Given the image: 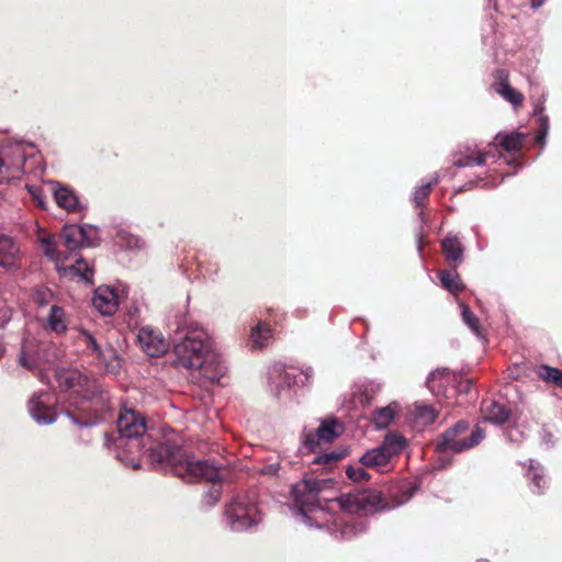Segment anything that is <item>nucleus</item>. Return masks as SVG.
I'll return each instance as SVG.
<instances>
[{"label":"nucleus","instance_id":"1","mask_svg":"<svg viewBox=\"0 0 562 562\" xmlns=\"http://www.w3.org/2000/svg\"><path fill=\"white\" fill-rule=\"evenodd\" d=\"M116 434L104 435V446L113 451L114 457L125 465L139 468V456L148 452L153 463L168 469L183 459V450L175 443L159 442L147 446L150 435L147 434L145 417L134 408H124L116 420Z\"/></svg>","mask_w":562,"mask_h":562},{"label":"nucleus","instance_id":"2","mask_svg":"<svg viewBox=\"0 0 562 562\" xmlns=\"http://www.w3.org/2000/svg\"><path fill=\"white\" fill-rule=\"evenodd\" d=\"M59 387L71 392L83 402L82 406L67 408L64 414L80 428L98 426L111 417L112 404L106 386L101 381L76 368L56 371Z\"/></svg>","mask_w":562,"mask_h":562},{"label":"nucleus","instance_id":"3","mask_svg":"<svg viewBox=\"0 0 562 562\" xmlns=\"http://www.w3.org/2000/svg\"><path fill=\"white\" fill-rule=\"evenodd\" d=\"M415 487L407 484L401 486V498L390 505L382 493L376 490H367L355 494L341 495L337 501L345 514L358 515L335 517L327 526L328 532L336 540H351L367 529L361 516H368L378 512L390 510L407 503L413 496Z\"/></svg>","mask_w":562,"mask_h":562},{"label":"nucleus","instance_id":"4","mask_svg":"<svg viewBox=\"0 0 562 562\" xmlns=\"http://www.w3.org/2000/svg\"><path fill=\"white\" fill-rule=\"evenodd\" d=\"M167 327L173 334L175 367L194 371L203 363V357L212 347L209 334L180 310L168 314Z\"/></svg>","mask_w":562,"mask_h":562},{"label":"nucleus","instance_id":"5","mask_svg":"<svg viewBox=\"0 0 562 562\" xmlns=\"http://www.w3.org/2000/svg\"><path fill=\"white\" fill-rule=\"evenodd\" d=\"M333 485L328 479L304 477L295 483L291 488L294 499V514L307 527L323 528L330 522L323 521L325 513L323 510L322 493Z\"/></svg>","mask_w":562,"mask_h":562},{"label":"nucleus","instance_id":"6","mask_svg":"<svg viewBox=\"0 0 562 562\" xmlns=\"http://www.w3.org/2000/svg\"><path fill=\"white\" fill-rule=\"evenodd\" d=\"M175 475L184 480H203L212 483L207 492L204 493L202 503L212 507L217 504L222 495V474L221 469L207 460L192 461L183 452L181 463L169 465Z\"/></svg>","mask_w":562,"mask_h":562},{"label":"nucleus","instance_id":"7","mask_svg":"<svg viewBox=\"0 0 562 562\" xmlns=\"http://www.w3.org/2000/svg\"><path fill=\"white\" fill-rule=\"evenodd\" d=\"M226 526L235 532L247 531L260 524L262 516L250 495L232 498L224 512Z\"/></svg>","mask_w":562,"mask_h":562},{"label":"nucleus","instance_id":"8","mask_svg":"<svg viewBox=\"0 0 562 562\" xmlns=\"http://www.w3.org/2000/svg\"><path fill=\"white\" fill-rule=\"evenodd\" d=\"M406 445L407 441L402 435L389 432L380 446L368 450L359 461L363 467L386 473L392 469V459L400 456Z\"/></svg>","mask_w":562,"mask_h":562},{"label":"nucleus","instance_id":"9","mask_svg":"<svg viewBox=\"0 0 562 562\" xmlns=\"http://www.w3.org/2000/svg\"><path fill=\"white\" fill-rule=\"evenodd\" d=\"M469 429V424L464 420H459L452 427L447 429L440 435L436 443V451L440 453L453 452L460 453L464 450L477 446L485 437L484 430L476 426L471 435L467 438L461 436Z\"/></svg>","mask_w":562,"mask_h":562},{"label":"nucleus","instance_id":"10","mask_svg":"<svg viewBox=\"0 0 562 562\" xmlns=\"http://www.w3.org/2000/svg\"><path fill=\"white\" fill-rule=\"evenodd\" d=\"M313 376L311 367L297 372L292 367L274 363L268 370V386L273 396L281 397L295 386L305 385Z\"/></svg>","mask_w":562,"mask_h":562},{"label":"nucleus","instance_id":"11","mask_svg":"<svg viewBox=\"0 0 562 562\" xmlns=\"http://www.w3.org/2000/svg\"><path fill=\"white\" fill-rule=\"evenodd\" d=\"M56 360V348L34 338H25L22 341L18 363L30 371H44Z\"/></svg>","mask_w":562,"mask_h":562},{"label":"nucleus","instance_id":"12","mask_svg":"<svg viewBox=\"0 0 562 562\" xmlns=\"http://www.w3.org/2000/svg\"><path fill=\"white\" fill-rule=\"evenodd\" d=\"M34 149L31 142L16 140L3 145L0 148V156H7L14 165L18 166H3V179L10 177H18V173L23 170L26 161V149Z\"/></svg>","mask_w":562,"mask_h":562},{"label":"nucleus","instance_id":"13","mask_svg":"<svg viewBox=\"0 0 562 562\" xmlns=\"http://www.w3.org/2000/svg\"><path fill=\"white\" fill-rule=\"evenodd\" d=\"M50 401V394L46 391L34 393L30 398L29 413L36 424L46 426L56 422L57 412Z\"/></svg>","mask_w":562,"mask_h":562},{"label":"nucleus","instance_id":"14","mask_svg":"<svg viewBox=\"0 0 562 562\" xmlns=\"http://www.w3.org/2000/svg\"><path fill=\"white\" fill-rule=\"evenodd\" d=\"M92 227L87 225H65L59 234V244L70 254L83 246H92L90 232Z\"/></svg>","mask_w":562,"mask_h":562},{"label":"nucleus","instance_id":"15","mask_svg":"<svg viewBox=\"0 0 562 562\" xmlns=\"http://www.w3.org/2000/svg\"><path fill=\"white\" fill-rule=\"evenodd\" d=\"M137 339L143 351L153 358L162 356L169 348V342L164 335L150 326L139 328Z\"/></svg>","mask_w":562,"mask_h":562},{"label":"nucleus","instance_id":"16","mask_svg":"<svg viewBox=\"0 0 562 562\" xmlns=\"http://www.w3.org/2000/svg\"><path fill=\"white\" fill-rule=\"evenodd\" d=\"M194 371H199L200 375L207 382L215 384L220 383L221 379L227 372V366L218 353L212 347L203 357V363L198 366Z\"/></svg>","mask_w":562,"mask_h":562},{"label":"nucleus","instance_id":"17","mask_svg":"<svg viewBox=\"0 0 562 562\" xmlns=\"http://www.w3.org/2000/svg\"><path fill=\"white\" fill-rule=\"evenodd\" d=\"M92 304L104 316L113 315L119 307V295L110 286H99L93 294Z\"/></svg>","mask_w":562,"mask_h":562},{"label":"nucleus","instance_id":"18","mask_svg":"<svg viewBox=\"0 0 562 562\" xmlns=\"http://www.w3.org/2000/svg\"><path fill=\"white\" fill-rule=\"evenodd\" d=\"M69 317L63 306L53 304L44 319L43 327L47 333L64 336L69 329Z\"/></svg>","mask_w":562,"mask_h":562},{"label":"nucleus","instance_id":"19","mask_svg":"<svg viewBox=\"0 0 562 562\" xmlns=\"http://www.w3.org/2000/svg\"><path fill=\"white\" fill-rule=\"evenodd\" d=\"M20 255L18 243L11 236L0 233V267L8 270L16 269Z\"/></svg>","mask_w":562,"mask_h":562},{"label":"nucleus","instance_id":"20","mask_svg":"<svg viewBox=\"0 0 562 562\" xmlns=\"http://www.w3.org/2000/svg\"><path fill=\"white\" fill-rule=\"evenodd\" d=\"M50 190L53 192L55 202L57 205L67 212H75L79 209V200L75 191L60 182H49Z\"/></svg>","mask_w":562,"mask_h":562},{"label":"nucleus","instance_id":"21","mask_svg":"<svg viewBox=\"0 0 562 562\" xmlns=\"http://www.w3.org/2000/svg\"><path fill=\"white\" fill-rule=\"evenodd\" d=\"M525 477L529 481L530 491L533 494L541 495L548 488V479L543 465L533 459H530Z\"/></svg>","mask_w":562,"mask_h":562},{"label":"nucleus","instance_id":"22","mask_svg":"<svg viewBox=\"0 0 562 562\" xmlns=\"http://www.w3.org/2000/svg\"><path fill=\"white\" fill-rule=\"evenodd\" d=\"M94 357L105 373L116 375L121 371L122 360L112 345L106 344Z\"/></svg>","mask_w":562,"mask_h":562},{"label":"nucleus","instance_id":"23","mask_svg":"<svg viewBox=\"0 0 562 562\" xmlns=\"http://www.w3.org/2000/svg\"><path fill=\"white\" fill-rule=\"evenodd\" d=\"M484 420L494 425H504L509 422L512 411L498 402H486L482 405Z\"/></svg>","mask_w":562,"mask_h":562},{"label":"nucleus","instance_id":"24","mask_svg":"<svg viewBox=\"0 0 562 562\" xmlns=\"http://www.w3.org/2000/svg\"><path fill=\"white\" fill-rule=\"evenodd\" d=\"M40 241L43 254L55 262L56 268L58 270L66 269L65 262L68 260V257L57 249L60 245L59 240L57 241L54 236L47 235L41 237Z\"/></svg>","mask_w":562,"mask_h":562},{"label":"nucleus","instance_id":"25","mask_svg":"<svg viewBox=\"0 0 562 562\" xmlns=\"http://www.w3.org/2000/svg\"><path fill=\"white\" fill-rule=\"evenodd\" d=\"M490 157L493 156L488 151H475L467 147L464 151L454 155L453 165L459 168L483 166Z\"/></svg>","mask_w":562,"mask_h":562},{"label":"nucleus","instance_id":"26","mask_svg":"<svg viewBox=\"0 0 562 562\" xmlns=\"http://www.w3.org/2000/svg\"><path fill=\"white\" fill-rule=\"evenodd\" d=\"M441 249L449 262L463 261L464 247L458 236L449 234L441 240Z\"/></svg>","mask_w":562,"mask_h":562},{"label":"nucleus","instance_id":"27","mask_svg":"<svg viewBox=\"0 0 562 562\" xmlns=\"http://www.w3.org/2000/svg\"><path fill=\"white\" fill-rule=\"evenodd\" d=\"M525 139L526 134L520 132H510L507 134L498 133L495 136L494 142L490 145H497L505 151L516 153L520 150Z\"/></svg>","mask_w":562,"mask_h":562},{"label":"nucleus","instance_id":"28","mask_svg":"<svg viewBox=\"0 0 562 562\" xmlns=\"http://www.w3.org/2000/svg\"><path fill=\"white\" fill-rule=\"evenodd\" d=\"M250 342L252 348L262 349L272 340V329L263 322H258L250 330Z\"/></svg>","mask_w":562,"mask_h":562},{"label":"nucleus","instance_id":"29","mask_svg":"<svg viewBox=\"0 0 562 562\" xmlns=\"http://www.w3.org/2000/svg\"><path fill=\"white\" fill-rule=\"evenodd\" d=\"M341 431L342 426L337 419H325L316 428V436H318L322 443H327L339 437Z\"/></svg>","mask_w":562,"mask_h":562},{"label":"nucleus","instance_id":"30","mask_svg":"<svg viewBox=\"0 0 562 562\" xmlns=\"http://www.w3.org/2000/svg\"><path fill=\"white\" fill-rule=\"evenodd\" d=\"M456 268L457 265H454L453 270H441L438 274L441 285L452 293H458L464 289Z\"/></svg>","mask_w":562,"mask_h":562},{"label":"nucleus","instance_id":"31","mask_svg":"<svg viewBox=\"0 0 562 562\" xmlns=\"http://www.w3.org/2000/svg\"><path fill=\"white\" fill-rule=\"evenodd\" d=\"M414 418L418 425L428 426L438 417V412L427 404H415Z\"/></svg>","mask_w":562,"mask_h":562},{"label":"nucleus","instance_id":"32","mask_svg":"<svg viewBox=\"0 0 562 562\" xmlns=\"http://www.w3.org/2000/svg\"><path fill=\"white\" fill-rule=\"evenodd\" d=\"M543 112V102H538L533 108V115L538 116L539 133L536 136V140L540 144H544L549 132V117Z\"/></svg>","mask_w":562,"mask_h":562},{"label":"nucleus","instance_id":"33","mask_svg":"<svg viewBox=\"0 0 562 562\" xmlns=\"http://www.w3.org/2000/svg\"><path fill=\"white\" fill-rule=\"evenodd\" d=\"M495 91L513 105H518L522 101V94L509 86L506 81L495 83Z\"/></svg>","mask_w":562,"mask_h":562},{"label":"nucleus","instance_id":"34","mask_svg":"<svg viewBox=\"0 0 562 562\" xmlns=\"http://www.w3.org/2000/svg\"><path fill=\"white\" fill-rule=\"evenodd\" d=\"M460 310H461V317L463 323L470 328V330L476 335L477 337H481V328H480V321L475 316V314L471 311L468 304L460 302L459 303Z\"/></svg>","mask_w":562,"mask_h":562},{"label":"nucleus","instance_id":"35","mask_svg":"<svg viewBox=\"0 0 562 562\" xmlns=\"http://www.w3.org/2000/svg\"><path fill=\"white\" fill-rule=\"evenodd\" d=\"M538 374L543 381L562 387V372L558 368L541 366Z\"/></svg>","mask_w":562,"mask_h":562},{"label":"nucleus","instance_id":"36","mask_svg":"<svg viewBox=\"0 0 562 562\" xmlns=\"http://www.w3.org/2000/svg\"><path fill=\"white\" fill-rule=\"evenodd\" d=\"M347 456V449L340 448L336 449L329 452H325L321 456H317L313 463L315 464H322L325 467H330L331 464L336 463L337 461L341 460Z\"/></svg>","mask_w":562,"mask_h":562},{"label":"nucleus","instance_id":"37","mask_svg":"<svg viewBox=\"0 0 562 562\" xmlns=\"http://www.w3.org/2000/svg\"><path fill=\"white\" fill-rule=\"evenodd\" d=\"M302 448L307 452H314L322 445L321 439L316 436V429L310 430L306 427L301 434Z\"/></svg>","mask_w":562,"mask_h":562},{"label":"nucleus","instance_id":"38","mask_svg":"<svg viewBox=\"0 0 562 562\" xmlns=\"http://www.w3.org/2000/svg\"><path fill=\"white\" fill-rule=\"evenodd\" d=\"M116 244L125 249H139L143 247V241L139 237L132 235L125 231H121L116 235Z\"/></svg>","mask_w":562,"mask_h":562},{"label":"nucleus","instance_id":"39","mask_svg":"<svg viewBox=\"0 0 562 562\" xmlns=\"http://www.w3.org/2000/svg\"><path fill=\"white\" fill-rule=\"evenodd\" d=\"M32 300L38 307H45L54 300V292L47 286L35 288L32 292Z\"/></svg>","mask_w":562,"mask_h":562},{"label":"nucleus","instance_id":"40","mask_svg":"<svg viewBox=\"0 0 562 562\" xmlns=\"http://www.w3.org/2000/svg\"><path fill=\"white\" fill-rule=\"evenodd\" d=\"M394 419V412L390 406L382 407L373 415V423L376 428L382 429L387 427Z\"/></svg>","mask_w":562,"mask_h":562},{"label":"nucleus","instance_id":"41","mask_svg":"<svg viewBox=\"0 0 562 562\" xmlns=\"http://www.w3.org/2000/svg\"><path fill=\"white\" fill-rule=\"evenodd\" d=\"M438 182V177H434L432 180L423 183L420 187H417L413 193V202L416 206H420L424 201L428 198L431 188L434 184Z\"/></svg>","mask_w":562,"mask_h":562},{"label":"nucleus","instance_id":"42","mask_svg":"<svg viewBox=\"0 0 562 562\" xmlns=\"http://www.w3.org/2000/svg\"><path fill=\"white\" fill-rule=\"evenodd\" d=\"M78 338L82 339L91 355L95 356L104 346L100 345L94 336L85 328H78Z\"/></svg>","mask_w":562,"mask_h":562},{"label":"nucleus","instance_id":"43","mask_svg":"<svg viewBox=\"0 0 562 562\" xmlns=\"http://www.w3.org/2000/svg\"><path fill=\"white\" fill-rule=\"evenodd\" d=\"M346 474L348 479H350L353 482H361L369 480L368 472L359 465H349L346 469Z\"/></svg>","mask_w":562,"mask_h":562},{"label":"nucleus","instance_id":"44","mask_svg":"<svg viewBox=\"0 0 562 562\" xmlns=\"http://www.w3.org/2000/svg\"><path fill=\"white\" fill-rule=\"evenodd\" d=\"M69 268L71 270H75V272L79 274L81 279L90 281V276L92 274V272L89 269L87 262H85L83 260H76V265H70Z\"/></svg>","mask_w":562,"mask_h":562},{"label":"nucleus","instance_id":"45","mask_svg":"<svg viewBox=\"0 0 562 562\" xmlns=\"http://www.w3.org/2000/svg\"><path fill=\"white\" fill-rule=\"evenodd\" d=\"M447 371L448 370L443 368V369H437L429 373L427 381H426V385L434 394L439 393V391L436 390V385H435L436 381L438 379H441Z\"/></svg>","mask_w":562,"mask_h":562},{"label":"nucleus","instance_id":"46","mask_svg":"<svg viewBox=\"0 0 562 562\" xmlns=\"http://www.w3.org/2000/svg\"><path fill=\"white\" fill-rule=\"evenodd\" d=\"M280 465L279 463H269L267 465H263L260 469V473L268 476H278L279 475Z\"/></svg>","mask_w":562,"mask_h":562},{"label":"nucleus","instance_id":"47","mask_svg":"<svg viewBox=\"0 0 562 562\" xmlns=\"http://www.w3.org/2000/svg\"><path fill=\"white\" fill-rule=\"evenodd\" d=\"M27 190L30 194L32 195L33 200L37 202V205L41 207H45V202L43 201L41 196V189L34 186H27Z\"/></svg>","mask_w":562,"mask_h":562},{"label":"nucleus","instance_id":"48","mask_svg":"<svg viewBox=\"0 0 562 562\" xmlns=\"http://www.w3.org/2000/svg\"><path fill=\"white\" fill-rule=\"evenodd\" d=\"M541 445L546 446L547 448L552 447L554 440L551 432H549L547 429H542L540 434Z\"/></svg>","mask_w":562,"mask_h":562},{"label":"nucleus","instance_id":"49","mask_svg":"<svg viewBox=\"0 0 562 562\" xmlns=\"http://www.w3.org/2000/svg\"><path fill=\"white\" fill-rule=\"evenodd\" d=\"M3 166H15L7 156H0V181L3 179Z\"/></svg>","mask_w":562,"mask_h":562},{"label":"nucleus","instance_id":"50","mask_svg":"<svg viewBox=\"0 0 562 562\" xmlns=\"http://www.w3.org/2000/svg\"><path fill=\"white\" fill-rule=\"evenodd\" d=\"M380 390V384L379 383H374V382H370L367 386H366V392H378Z\"/></svg>","mask_w":562,"mask_h":562},{"label":"nucleus","instance_id":"51","mask_svg":"<svg viewBox=\"0 0 562 562\" xmlns=\"http://www.w3.org/2000/svg\"><path fill=\"white\" fill-rule=\"evenodd\" d=\"M416 240H417V250H418L419 255H422L423 254L422 232L416 235Z\"/></svg>","mask_w":562,"mask_h":562},{"label":"nucleus","instance_id":"52","mask_svg":"<svg viewBox=\"0 0 562 562\" xmlns=\"http://www.w3.org/2000/svg\"><path fill=\"white\" fill-rule=\"evenodd\" d=\"M544 1L546 0H531V8L532 9L540 8L544 3Z\"/></svg>","mask_w":562,"mask_h":562},{"label":"nucleus","instance_id":"53","mask_svg":"<svg viewBox=\"0 0 562 562\" xmlns=\"http://www.w3.org/2000/svg\"><path fill=\"white\" fill-rule=\"evenodd\" d=\"M4 352H5L4 344L0 340V360L4 356Z\"/></svg>","mask_w":562,"mask_h":562},{"label":"nucleus","instance_id":"54","mask_svg":"<svg viewBox=\"0 0 562 562\" xmlns=\"http://www.w3.org/2000/svg\"><path fill=\"white\" fill-rule=\"evenodd\" d=\"M488 5H493L496 9V0H486Z\"/></svg>","mask_w":562,"mask_h":562}]
</instances>
